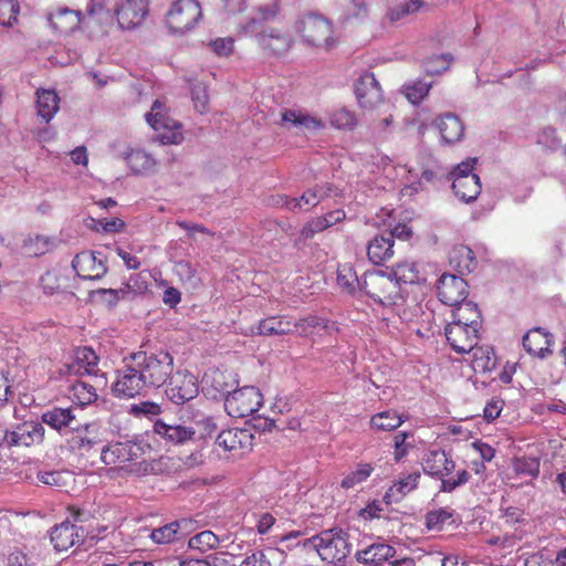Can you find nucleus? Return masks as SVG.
<instances>
[{
    "label": "nucleus",
    "mask_w": 566,
    "mask_h": 566,
    "mask_svg": "<svg viewBox=\"0 0 566 566\" xmlns=\"http://www.w3.org/2000/svg\"><path fill=\"white\" fill-rule=\"evenodd\" d=\"M454 469L455 462L444 450H429L422 458L423 472L441 480V492L451 493L469 481L470 473L464 469L459 470L455 476H451Z\"/></svg>",
    "instance_id": "nucleus-1"
},
{
    "label": "nucleus",
    "mask_w": 566,
    "mask_h": 566,
    "mask_svg": "<svg viewBox=\"0 0 566 566\" xmlns=\"http://www.w3.org/2000/svg\"><path fill=\"white\" fill-rule=\"evenodd\" d=\"M295 31L308 46L327 51L337 44L332 22L322 14L302 15L295 23Z\"/></svg>",
    "instance_id": "nucleus-2"
},
{
    "label": "nucleus",
    "mask_w": 566,
    "mask_h": 566,
    "mask_svg": "<svg viewBox=\"0 0 566 566\" xmlns=\"http://www.w3.org/2000/svg\"><path fill=\"white\" fill-rule=\"evenodd\" d=\"M130 360L136 361V367L143 371L149 389L164 386L174 371V357L165 350L150 354L137 352L130 355Z\"/></svg>",
    "instance_id": "nucleus-3"
},
{
    "label": "nucleus",
    "mask_w": 566,
    "mask_h": 566,
    "mask_svg": "<svg viewBox=\"0 0 566 566\" xmlns=\"http://www.w3.org/2000/svg\"><path fill=\"white\" fill-rule=\"evenodd\" d=\"M2 438L9 450L32 451L44 444L45 428L42 422L34 420H25L11 428L2 423Z\"/></svg>",
    "instance_id": "nucleus-4"
},
{
    "label": "nucleus",
    "mask_w": 566,
    "mask_h": 566,
    "mask_svg": "<svg viewBox=\"0 0 566 566\" xmlns=\"http://www.w3.org/2000/svg\"><path fill=\"white\" fill-rule=\"evenodd\" d=\"M312 546L319 557L331 564H339L350 553L348 536L342 528H329L312 536L304 542V546Z\"/></svg>",
    "instance_id": "nucleus-5"
},
{
    "label": "nucleus",
    "mask_w": 566,
    "mask_h": 566,
    "mask_svg": "<svg viewBox=\"0 0 566 566\" xmlns=\"http://www.w3.org/2000/svg\"><path fill=\"white\" fill-rule=\"evenodd\" d=\"M361 290L375 302L384 305H398L402 301L401 289L390 274L381 271L366 272L361 280Z\"/></svg>",
    "instance_id": "nucleus-6"
},
{
    "label": "nucleus",
    "mask_w": 566,
    "mask_h": 566,
    "mask_svg": "<svg viewBox=\"0 0 566 566\" xmlns=\"http://www.w3.org/2000/svg\"><path fill=\"white\" fill-rule=\"evenodd\" d=\"M202 19L198 0H175L166 13V24L174 33L184 34L195 29Z\"/></svg>",
    "instance_id": "nucleus-7"
},
{
    "label": "nucleus",
    "mask_w": 566,
    "mask_h": 566,
    "mask_svg": "<svg viewBox=\"0 0 566 566\" xmlns=\"http://www.w3.org/2000/svg\"><path fill=\"white\" fill-rule=\"evenodd\" d=\"M147 123L158 132V139L164 145H178L184 140L182 125L171 118L165 104L155 101L151 111L146 115Z\"/></svg>",
    "instance_id": "nucleus-8"
},
{
    "label": "nucleus",
    "mask_w": 566,
    "mask_h": 566,
    "mask_svg": "<svg viewBox=\"0 0 566 566\" xmlns=\"http://www.w3.org/2000/svg\"><path fill=\"white\" fill-rule=\"evenodd\" d=\"M263 403V395L254 386H243L226 396L224 408L233 418H244L256 412Z\"/></svg>",
    "instance_id": "nucleus-9"
},
{
    "label": "nucleus",
    "mask_w": 566,
    "mask_h": 566,
    "mask_svg": "<svg viewBox=\"0 0 566 566\" xmlns=\"http://www.w3.org/2000/svg\"><path fill=\"white\" fill-rule=\"evenodd\" d=\"M148 389L143 371L136 367V361L130 359L124 369L117 371L116 380L112 386V391L117 398H134L145 395Z\"/></svg>",
    "instance_id": "nucleus-10"
},
{
    "label": "nucleus",
    "mask_w": 566,
    "mask_h": 566,
    "mask_svg": "<svg viewBox=\"0 0 566 566\" xmlns=\"http://www.w3.org/2000/svg\"><path fill=\"white\" fill-rule=\"evenodd\" d=\"M166 385L165 394L175 405H184L199 394L197 377L185 369L172 371Z\"/></svg>",
    "instance_id": "nucleus-11"
},
{
    "label": "nucleus",
    "mask_w": 566,
    "mask_h": 566,
    "mask_svg": "<svg viewBox=\"0 0 566 566\" xmlns=\"http://www.w3.org/2000/svg\"><path fill=\"white\" fill-rule=\"evenodd\" d=\"M255 42L265 57L281 59L290 52L294 41L287 31L271 27L258 32Z\"/></svg>",
    "instance_id": "nucleus-12"
},
{
    "label": "nucleus",
    "mask_w": 566,
    "mask_h": 566,
    "mask_svg": "<svg viewBox=\"0 0 566 566\" xmlns=\"http://www.w3.org/2000/svg\"><path fill=\"white\" fill-rule=\"evenodd\" d=\"M203 391L213 399L230 395L232 389L239 385V375L231 368H209L203 377Z\"/></svg>",
    "instance_id": "nucleus-13"
},
{
    "label": "nucleus",
    "mask_w": 566,
    "mask_h": 566,
    "mask_svg": "<svg viewBox=\"0 0 566 566\" xmlns=\"http://www.w3.org/2000/svg\"><path fill=\"white\" fill-rule=\"evenodd\" d=\"M444 335L455 353H470L478 344L480 328L463 322L451 321L444 327Z\"/></svg>",
    "instance_id": "nucleus-14"
},
{
    "label": "nucleus",
    "mask_w": 566,
    "mask_h": 566,
    "mask_svg": "<svg viewBox=\"0 0 566 566\" xmlns=\"http://www.w3.org/2000/svg\"><path fill=\"white\" fill-rule=\"evenodd\" d=\"M148 13V0H122L114 9V17L123 30L140 27Z\"/></svg>",
    "instance_id": "nucleus-15"
},
{
    "label": "nucleus",
    "mask_w": 566,
    "mask_h": 566,
    "mask_svg": "<svg viewBox=\"0 0 566 566\" xmlns=\"http://www.w3.org/2000/svg\"><path fill=\"white\" fill-rule=\"evenodd\" d=\"M355 96L358 105L365 109H374L384 102L381 86L374 73L365 72L356 80Z\"/></svg>",
    "instance_id": "nucleus-16"
},
{
    "label": "nucleus",
    "mask_w": 566,
    "mask_h": 566,
    "mask_svg": "<svg viewBox=\"0 0 566 566\" xmlns=\"http://www.w3.org/2000/svg\"><path fill=\"white\" fill-rule=\"evenodd\" d=\"M254 436L250 429L232 428L221 431L216 444L233 455H241L249 452L253 447Z\"/></svg>",
    "instance_id": "nucleus-17"
},
{
    "label": "nucleus",
    "mask_w": 566,
    "mask_h": 566,
    "mask_svg": "<svg viewBox=\"0 0 566 566\" xmlns=\"http://www.w3.org/2000/svg\"><path fill=\"white\" fill-rule=\"evenodd\" d=\"M345 218L346 212L343 209H335L324 216L310 219L300 230L298 237L294 241V247L300 248L307 240L313 239L315 234L344 221Z\"/></svg>",
    "instance_id": "nucleus-18"
},
{
    "label": "nucleus",
    "mask_w": 566,
    "mask_h": 566,
    "mask_svg": "<svg viewBox=\"0 0 566 566\" xmlns=\"http://www.w3.org/2000/svg\"><path fill=\"white\" fill-rule=\"evenodd\" d=\"M468 289L469 286L464 279L444 273L438 281V297L443 304L455 306L467 300Z\"/></svg>",
    "instance_id": "nucleus-19"
},
{
    "label": "nucleus",
    "mask_w": 566,
    "mask_h": 566,
    "mask_svg": "<svg viewBox=\"0 0 566 566\" xmlns=\"http://www.w3.org/2000/svg\"><path fill=\"white\" fill-rule=\"evenodd\" d=\"M282 126L303 133H316L325 129V122L303 109L286 108L281 113Z\"/></svg>",
    "instance_id": "nucleus-20"
},
{
    "label": "nucleus",
    "mask_w": 566,
    "mask_h": 566,
    "mask_svg": "<svg viewBox=\"0 0 566 566\" xmlns=\"http://www.w3.org/2000/svg\"><path fill=\"white\" fill-rule=\"evenodd\" d=\"M50 538L56 552H64L82 543L85 538V532L83 527L64 521L52 528Z\"/></svg>",
    "instance_id": "nucleus-21"
},
{
    "label": "nucleus",
    "mask_w": 566,
    "mask_h": 566,
    "mask_svg": "<svg viewBox=\"0 0 566 566\" xmlns=\"http://www.w3.org/2000/svg\"><path fill=\"white\" fill-rule=\"evenodd\" d=\"M72 268L76 275L83 280H98L107 271L103 260L98 259L95 252L83 251L75 255Z\"/></svg>",
    "instance_id": "nucleus-22"
},
{
    "label": "nucleus",
    "mask_w": 566,
    "mask_h": 566,
    "mask_svg": "<svg viewBox=\"0 0 566 566\" xmlns=\"http://www.w3.org/2000/svg\"><path fill=\"white\" fill-rule=\"evenodd\" d=\"M292 334L291 315H271L250 327V336H285Z\"/></svg>",
    "instance_id": "nucleus-23"
},
{
    "label": "nucleus",
    "mask_w": 566,
    "mask_h": 566,
    "mask_svg": "<svg viewBox=\"0 0 566 566\" xmlns=\"http://www.w3.org/2000/svg\"><path fill=\"white\" fill-rule=\"evenodd\" d=\"M48 19L53 31L61 35L74 32L84 23V15L81 10H72L66 7L50 12Z\"/></svg>",
    "instance_id": "nucleus-24"
},
{
    "label": "nucleus",
    "mask_w": 566,
    "mask_h": 566,
    "mask_svg": "<svg viewBox=\"0 0 566 566\" xmlns=\"http://www.w3.org/2000/svg\"><path fill=\"white\" fill-rule=\"evenodd\" d=\"M441 143L444 145H453L459 143L464 137L465 127L459 116L453 113H446L440 115L434 120Z\"/></svg>",
    "instance_id": "nucleus-25"
},
{
    "label": "nucleus",
    "mask_w": 566,
    "mask_h": 566,
    "mask_svg": "<svg viewBox=\"0 0 566 566\" xmlns=\"http://www.w3.org/2000/svg\"><path fill=\"white\" fill-rule=\"evenodd\" d=\"M84 15L86 25L94 24L101 28L102 34H107V28L113 24L114 13L107 7V0H88Z\"/></svg>",
    "instance_id": "nucleus-26"
},
{
    "label": "nucleus",
    "mask_w": 566,
    "mask_h": 566,
    "mask_svg": "<svg viewBox=\"0 0 566 566\" xmlns=\"http://www.w3.org/2000/svg\"><path fill=\"white\" fill-rule=\"evenodd\" d=\"M133 448L134 447L129 442L109 443L103 447L101 460L104 464L111 468L123 469L135 455Z\"/></svg>",
    "instance_id": "nucleus-27"
},
{
    "label": "nucleus",
    "mask_w": 566,
    "mask_h": 566,
    "mask_svg": "<svg viewBox=\"0 0 566 566\" xmlns=\"http://www.w3.org/2000/svg\"><path fill=\"white\" fill-rule=\"evenodd\" d=\"M553 335L541 327L530 329L523 337V346L533 356L544 358L552 353Z\"/></svg>",
    "instance_id": "nucleus-28"
},
{
    "label": "nucleus",
    "mask_w": 566,
    "mask_h": 566,
    "mask_svg": "<svg viewBox=\"0 0 566 566\" xmlns=\"http://www.w3.org/2000/svg\"><path fill=\"white\" fill-rule=\"evenodd\" d=\"M154 431L172 444H182L192 440L196 434V431L191 427L184 424H169L163 420H157L154 423Z\"/></svg>",
    "instance_id": "nucleus-29"
},
{
    "label": "nucleus",
    "mask_w": 566,
    "mask_h": 566,
    "mask_svg": "<svg viewBox=\"0 0 566 566\" xmlns=\"http://www.w3.org/2000/svg\"><path fill=\"white\" fill-rule=\"evenodd\" d=\"M395 548L385 543H375L357 553V559L369 566H387L395 556Z\"/></svg>",
    "instance_id": "nucleus-30"
},
{
    "label": "nucleus",
    "mask_w": 566,
    "mask_h": 566,
    "mask_svg": "<svg viewBox=\"0 0 566 566\" xmlns=\"http://www.w3.org/2000/svg\"><path fill=\"white\" fill-rule=\"evenodd\" d=\"M99 357L91 347H78L74 353V361L70 366L71 371L80 375H95L98 371Z\"/></svg>",
    "instance_id": "nucleus-31"
},
{
    "label": "nucleus",
    "mask_w": 566,
    "mask_h": 566,
    "mask_svg": "<svg viewBox=\"0 0 566 566\" xmlns=\"http://www.w3.org/2000/svg\"><path fill=\"white\" fill-rule=\"evenodd\" d=\"M335 323L317 315H307L298 319L292 317V334H297L300 337H308L317 329L329 331L334 328Z\"/></svg>",
    "instance_id": "nucleus-32"
},
{
    "label": "nucleus",
    "mask_w": 566,
    "mask_h": 566,
    "mask_svg": "<svg viewBox=\"0 0 566 566\" xmlns=\"http://www.w3.org/2000/svg\"><path fill=\"white\" fill-rule=\"evenodd\" d=\"M35 108L38 116L49 123L60 108V97L54 90L40 88L35 93Z\"/></svg>",
    "instance_id": "nucleus-33"
},
{
    "label": "nucleus",
    "mask_w": 566,
    "mask_h": 566,
    "mask_svg": "<svg viewBox=\"0 0 566 566\" xmlns=\"http://www.w3.org/2000/svg\"><path fill=\"white\" fill-rule=\"evenodd\" d=\"M480 177L460 176L452 181V190L454 195L464 202L474 201L481 192Z\"/></svg>",
    "instance_id": "nucleus-34"
},
{
    "label": "nucleus",
    "mask_w": 566,
    "mask_h": 566,
    "mask_svg": "<svg viewBox=\"0 0 566 566\" xmlns=\"http://www.w3.org/2000/svg\"><path fill=\"white\" fill-rule=\"evenodd\" d=\"M421 474L417 471L395 482L384 495L386 504L399 502L406 494L418 486Z\"/></svg>",
    "instance_id": "nucleus-35"
},
{
    "label": "nucleus",
    "mask_w": 566,
    "mask_h": 566,
    "mask_svg": "<svg viewBox=\"0 0 566 566\" xmlns=\"http://www.w3.org/2000/svg\"><path fill=\"white\" fill-rule=\"evenodd\" d=\"M285 557L284 551L275 547L255 551L247 556L239 566H280Z\"/></svg>",
    "instance_id": "nucleus-36"
},
{
    "label": "nucleus",
    "mask_w": 566,
    "mask_h": 566,
    "mask_svg": "<svg viewBox=\"0 0 566 566\" xmlns=\"http://www.w3.org/2000/svg\"><path fill=\"white\" fill-rule=\"evenodd\" d=\"M450 265L461 275L473 272L476 268V260L473 251L467 245L454 247L449 256Z\"/></svg>",
    "instance_id": "nucleus-37"
},
{
    "label": "nucleus",
    "mask_w": 566,
    "mask_h": 566,
    "mask_svg": "<svg viewBox=\"0 0 566 566\" xmlns=\"http://www.w3.org/2000/svg\"><path fill=\"white\" fill-rule=\"evenodd\" d=\"M394 282L402 290V285L420 284L426 279L418 269L415 262H400L392 266L391 274Z\"/></svg>",
    "instance_id": "nucleus-38"
},
{
    "label": "nucleus",
    "mask_w": 566,
    "mask_h": 566,
    "mask_svg": "<svg viewBox=\"0 0 566 566\" xmlns=\"http://www.w3.org/2000/svg\"><path fill=\"white\" fill-rule=\"evenodd\" d=\"M391 239L384 234L376 235L367 245L368 259L376 265L384 263L394 255Z\"/></svg>",
    "instance_id": "nucleus-39"
},
{
    "label": "nucleus",
    "mask_w": 566,
    "mask_h": 566,
    "mask_svg": "<svg viewBox=\"0 0 566 566\" xmlns=\"http://www.w3.org/2000/svg\"><path fill=\"white\" fill-rule=\"evenodd\" d=\"M41 286L44 293L50 295L66 291L69 289L66 271L59 268L46 271L41 276Z\"/></svg>",
    "instance_id": "nucleus-40"
},
{
    "label": "nucleus",
    "mask_w": 566,
    "mask_h": 566,
    "mask_svg": "<svg viewBox=\"0 0 566 566\" xmlns=\"http://www.w3.org/2000/svg\"><path fill=\"white\" fill-rule=\"evenodd\" d=\"M453 307L452 321L459 323L463 322L470 324L473 327L481 328L482 315L476 303L472 301H462Z\"/></svg>",
    "instance_id": "nucleus-41"
},
{
    "label": "nucleus",
    "mask_w": 566,
    "mask_h": 566,
    "mask_svg": "<svg viewBox=\"0 0 566 566\" xmlns=\"http://www.w3.org/2000/svg\"><path fill=\"white\" fill-rule=\"evenodd\" d=\"M471 352V367L475 373L485 374L495 368L497 359L493 348L475 345Z\"/></svg>",
    "instance_id": "nucleus-42"
},
{
    "label": "nucleus",
    "mask_w": 566,
    "mask_h": 566,
    "mask_svg": "<svg viewBox=\"0 0 566 566\" xmlns=\"http://www.w3.org/2000/svg\"><path fill=\"white\" fill-rule=\"evenodd\" d=\"M329 126L345 132L354 130L358 125L356 113L347 107H336L328 114Z\"/></svg>",
    "instance_id": "nucleus-43"
},
{
    "label": "nucleus",
    "mask_w": 566,
    "mask_h": 566,
    "mask_svg": "<svg viewBox=\"0 0 566 566\" xmlns=\"http://www.w3.org/2000/svg\"><path fill=\"white\" fill-rule=\"evenodd\" d=\"M42 424L46 423L51 428L62 431L65 428H70L75 417L70 408L54 407L46 410L41 416Z\"/></svg>",
    "instance_id": "nucleus-44"
},
{
    "label": "nucleus",
    "mask_w": 566,
    "mask_h": 566,
    "mask_svg": "<svg viewBox=\"0 0 566 566\" xmlns=\"http://www.w3.org/2000/svg\"><path fill=\"white\" fill-rule=\"evenodd\" d=\"M125 160L135 174L151 172L156 166V160L143 149H132L126 154Z\"/></svg>",
    "instance_id": "nucleus-45"
},
{
    "label": "nucleus",
    "mask_w": 566,
    "mask_h": 566,
    "mask_svg": "<svg viewBox=\"0 0 566 566\" xmlns=\"http://www.w3.org/2000/svg\"><path fill=\"white\" fill-rule=\"evenodd\" d=\"M405 419L396 410H385L371 416L369 424L376 431H392L399 428Z\"/></svg>",
    "instance_id": "nucleus-46"
},
{
    "label": "nucleus",
    "mask_w": 566,
    "mask_h": 566,
    "mask_svg": "<svg viewBox=\"0 0 566 566\" xmlns=\"http://www.w3.org/2000/svg\"><path fill=\"white\" fill-rule=\"evenodd\" d=\"M69 398L78 406H86L96 400L97 394L93 385L75 380L69 387Z\"/></svg>",
    "instance_id": "nucleus-47"
},
{
    "label": "nucleus",
    "mask_w": 566,
    "mask_h": 566,
    "mask_svg": "<svg viewBox=\"0 0 566 566\" xmlns=\"http://www.w3.org/2000/svg\"><path fill=\"white\" fill-rule=\"evenodd\" d=\"M36 479L50 486H54L59 490H62L66 488L70 482L73 481L72 473L70 471H60V470H53V471H39L36 474Z\"/></svg>",
    "instance_id": "nucleus-48"
},
{
    "label": "nucleus",
    "mask_w": 566,
    "mask_h": 566,
    "mask_svg": "<svg viewBox=\"0 0 566 566\" xmlns=\"http://www.w3.org/2000/svg\"><path fill=\"white\" fill-rule=\"evenodd\" d=\"M337 284L348 293H353L358 286L361 289V281L358 280L354 266L349 263L338 266Z\"/></svg>",
    "instance_id": "nucleus-49"
},
{
    "label": "nucleus",
    "mask_w": 566,
    "mask_h": 566,
    "mask_svg": "<svg viewBox=\"0 0 566 566\" xmlns=\"http://www.w3.org/2000/svg\"><path fill=\"white\" fill-rule=\"evenodd\" d=\"M373 472L374 467L370 463H358L354 471L343 478L340 486L345 490L354 489L356 485L367 481Z\"/></svg>",
    "instance_id": "nucleus-50"
},
{
    "label": "nucleus",
    "mask_w": 566,
    "mask_h": 566,
    "mask_svg": "<svg viewBox=\"0 0 566 566\" xmlns=\"http://www.w3.org/2000/svg\"><path fill=\"white\" fill-rule=\"evenodd\" d=\"M220 544V538L211 531H202L195 536H192L188 546L191 549H197L202 553L218 548Z\"/></svg>",
    "instance_id": "nucleus-51"
},
{
    "label": "nucleus",
    "mask_w": 566,
    "mask_h": 566,
    "mask_svg": "<svg viewBox=\"0 0 566 566\" xmlns=\"http://www.w3.org/2000/svg\"><path fill=\"white\" fill-rule=\"evenodd\" d=\"M322 197L323 196L319 189H308L300 198H292L286 200L285 206L290 210H295L296 208H304L306 210H310L311 208H314L315 206L318 205Z\"/></svg>",
    "instance_id": "nucleus-52"
},
{
    "label": "nucleus",
    "mask_w": 566,
    "mask_h": 566,
    "mask_svg": "<svg viewBox=\"0 0 566 566\" xmlns=\"http://www.w3.org/2000/svg\"><path fill=\"white\" fill-rule=\"evenodd\" d=\"M175 272L180 281L189 287L195 289L201 283L197 269L188 260H180L176 262Z\"/></svg>",
    "instance_id": "nucleus-53"
},
{
    "label": "nucleus",
    "mask_w": 566,
    "mask_h": 566,
    "mask_svg": "<svg viewBox=\"0 0 566 566\" xmlns=\"http://www.w3.org/2000/svg\"><path fill=\"white\" fill-rule=\"evenodd\" d=\"M539 460L535 457L514 458L512 468L517 475L536 478L539 474Z\"/></svg>",
    "instance_id": "nucleus-54"
},
{
    "label": "nucleus",
    "mask_w": 566,
    "mask_h": 566,
    "mask_svg": "<svg viewBox=\"0 0 566 566\" xmlns=\"http://www.w3.org/2000/svg\"><path fill=\"white\" fill-rule=\"evenodd\" d=\"M423 6L424 3L421 0H409L390 8L387 12V18L391 22H397L409 14L418 12Z\"/></svg>",
    "instance_id": "nucleus-55"
},
{
    "label": "nucleus",
    "mask_w": 566,
    "mask_h": 566,
    "mask_svg": "<svg viewBox=\"0 0 566 566\" xmlns=\"http://www.w3.org/2000/svg\"><path fill=\"white\" fill-rule=\"evenodd\" d=\"M432 84L421 80L413 81L403 86L406 98L412 104H419L428 94Z\"/></svg>",
    "instance_id": "nucleus-56"
},
{
    "label": "nucleus",
    "mask_w": 566,
    "mask_h": 566,
    "mask_svg": "<svg viewBox=\"0 0 566 566\" xmlns=\"http://www.w3.org/2000/svg\"><path fill=\"white\" fill-rule=\"evenodd\" d=\"M91 434L88 426H85L83 429L77 428L72 432L67 442L73 450H90L96 443Z\"/></svg>",
    "instance_id": "nucleus-57"
},
{
    "label": "nucleus",
    "mask_w": 566,
    "mask_h": 566,
    "mask_svg": "<svg viewBox=\"0 0 566 566\" xmlns=\"http://www.w3.org/2000/svg\"><path fill=\"white\" fill-rule=\"evenodd\" d=\"M180 530V521L168 523L161 527L155 528L151 532V539L158 544H168L176 541Z\"/></svg>",
    "instance_id": "nucleus-58"
},
{
    "label": "nucleus",
    "mask_w": 566,
    "mask_h": 566,
    "mask_svg": "<svg viewBox=\"0 0 566 566\" xmlns=\"http://www.w3.org/2000/svg\"><path fill=\"white\" fill-rule=\"evenodd\" d=\"M18 0H0V25L11 27L18 21Z\"/></svg>",
    "instance_id": "nucleus-59"
},
{
    "label": "nucleus",
    "mask_w": 566,
    "mask_h": 566,
    "mask_svg": "<svg viewBox=\"0 0 566 566\" xmlns=\"http://www.w3.org/2000/svg\"><path fill=\"white\" fill-rule=\"evenodd\" d=\"M412 434L406 431L397 432L392 438V448H394V460L396 462H400L403 460L409 451L412 449V444L407 441L408 438H411Z\"/></svg>",
    "instance_id": "nucleus-60"
},
{
    "label": "nucleus",
    "mask_w": 566,
    "mask_h": 566,
    "mask_svg": "<svg viewBox=\"0 0 566 566\" xmlns=\"http://www.w3.org/2000/svg\"><path fill=\"white\" fill-rule=\"evenodd\" d=\"M50 241L41 235L29 237L23 242L24 253L29 256H38L48 252Z\"/></svg>",
    "instance_id": "nucleus-61"
},
{
    "label": "nucleus",
    "mask_w": 566,
    "mask_h": 566,
    "mask_svg": "<svg viewBox=\"0 0 566 566\" xmlns=\"http://www.w3.org/2000/svg\"><path fill=\"white\" fill-rule=\"evenodd\" d=\"M452 61L450 53L430 56L426 61V72L430 75H439L449 69Z\"/></svg>",
    "instance_id": "nucleus-62"
},
{
    "label": "nucleus",
    "mask_w": 566,
    "mask_h": 566,
    "mask_svg": "<svg viewBox=\"0 0 566 566\" xmlns=\"http://www.w3.org/2000/svg\"><path fill=\"white\" fill-rule=\"evenodd\" d=\"M452 520V513L446 509H439L430 511L426 515V525L429 530H442V527L450 523Z\"/></svg>",
    "instance_id": "nucleus-63"
},
{
    "label": "nucleus",
    "mask_w": 566,
    "mask_h": 566,
    "mask_svg": "<svg viewBox=\"0 0 566 566\" xmlns=\"http://www.w3.org/2000/svg\"><path fill=\"white\" fill-rule=\"evenodd\" d=\"M191 97L195 108L200 114L208 112L209 96L207 94V87L203 83L196 82L191 85Z\"/></svg>",
    "instance_id": "nucleus-64"
}]
</instances>
